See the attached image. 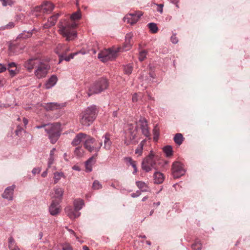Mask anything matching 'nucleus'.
Wrapping results in <instances>:
<instances>
[{"label": "nucleus", "mask_w": 250, "mask_h": 250, "mask_svg": "<svg viewBox=\"0 0 250 250\" xmlns=\"http://www.w3.org/2000/svg\"><path fill=\"white\" fill-rule=\"evenodd\" d=\"M81 17V14L78 11L72 14L70 17L71 21L63 19L59 21L58 24L59 33L65 37L66 41H72L77 38V33L75 28L77 24L74 21L80 19Z\"/></svg>", "instance_id": "f257e3e1"}, {"label": "nucleus", "mask_w": 250, "mask_h": 250, "mask_svg": "<svg viewBox=\"0 0 250 250\" xmlns=\"http://www.w3.org/2000/svg\"><path fill=\"white\" fill-rule=\"evenodd\" d=\"M98 113L95 105L88 106L80 115V122L84 126H88L92 124Z\"/></svg>", "instance_id": "f03ea898"}, {"label": "nucleus", "mask_w": 250, "mask_h": 250, "mask_svg": "<svg viewBox=\"0 0 250 250\" xmlns=\"http://www.w3.org/2000/svg\"><path fill=\"white\" fill-rule=\"evenodd\" d=\"M61 126V125L60 123H55L51 124H48L47 126L45 128V131L48 134V138L53 144L57 141L60 136L62 131Z\"/></svg>", "instance_id": "7ed1b4c3"}, {"label": "nucleus", "mask_w": 250, "mask_h": 250, "mask_svg": "<svg viewBox=\"0 0 250 250\" xmlns=\"http://www.w3.org/2000/svg\"><path fill=\"white\" fill-rule=\"evenodd\" d=\"M108 86L107 80L104 78H101L94 83L89 87L88 95L98 94L106 89Z\"/></svg>", "instance_id": "20e7f679"}, {"label": "nucleus", "mask_w": 250, "mask_h": 250, "mask_svg": "<svg viewBox=\"0 0 250 250\" xmlns=\"http://www.w3.org/2000/svg\"><path fill=\"white\" fill-rule=\"evenodd\" d=\"M120 50V48H118V50H113L112 48L104 49L98 54V58L104 62L112 61L116 58L117 53Z\"/></svg>", "instance_id": "39448f33"}, {"label": "nucleus", "mask_w": 250, "mask_h": 250, "mask_svg": "<svg viewBox=\"0 0 250 250\" xmlns=\"http://www.w3.org/2000/svg\"><path fill=\"white\" fill-rule=\"evenodd\" d=\"M156 160L154 154L151 151L149 154L146 157L142 163V168L146 172L151 171L152 168H155Z\"/></svg>", "instance_id": "423d86ee"}, {"label": "nucleus", "mask_w": 250, "mask_h": 250, "mask_svg": "<svg viewBox=\"0 0 250 250\" xmlns=\"http://www.w3.org/2000/svg\"><path fill=\"white\" fill-rule=\"evenodd\" d=\"M50 65L48 63L40 61L37 65L34 71V74L38 79H42L46 77L50 69Z\"/></svg>", "instance_id": "0eeeda50"}, {"label": "nucleus", "mask_w": 250, "mask_h": 250, "mask_svg": "<svg viewBox=\"0 0 250 250\" xmlns=\"http://www.w3.org/2000/svg\"><path fill=\"white\" fill-rule=\"evenodd\" d=\"M54 9L53 4L50 2H45L41 6L35 8L33 14L38 17L41 15V13L49 14Z\"/></svg>", "instance_id": "6e6552de"}, {"label": "nucleus", "mask_w": 250, "mask_h": 250, "mask_svg": "<svg viewBox=\"0 0 250 250\" xmlns=\"http://www.w3.org/2000/svg\"><path fill=\"white\" fill-rule=\"evenodd\" d=\"M64 47V46L63 44H59L55 50V52L58 55L59 57V63H61V62L63 60H65L67 62L69 61L70 60L72 59L74 56L80 53V52H77L74 53H71L68 56H65V55L63 54V52Z\"/></svg>", "instance_id": "1a4fd4ad"}, {"label": "nucleus", "mask_w": 250, "mask_h": 250, "mask_svg": "<svg viewBox=\"0 0 250 250\" xmlns=\"http://www.w3.org/2000/svg\"><path fill=\"white\" fill-rule=\"evenodd\" d=\"M172 175L174 178H178L185 174L184 165L180 162H174L172 165Z\"/></svg>", "instance_id": "9d476101"}, {"label": "nucleus", "mask_w": 250, "mask_h": 250, "mask_svg": "<svg viewBox=\"0 0 250 250\" xmlns=\"http://www.w3.org/2000/svg\"><path fill=\"white\" fill-rule=\"evenodd\" d=\"M138 124L141 129L142 134L146 138H149L150 136V133L146 120L144 117H141Z\"/></svg>", "instance_id": "9b49d317"}, {"label": "nucleus", "mask_w": 250, "mask_h": 250, "mask_svg": "<svg viewBox=\"0 0 250 250\" xmlns=\"http://www.w3.org/2000/svg\"><path fill=\"white\" fill-rule=\"evenodd\" d=\"M142 15L143 13L141 11L128 14L124 17V21L130 24H133L138 21L139 19Z\"/></svg>", "instance_id": "f8f14e48"}, {"label": "nucleus", "mask_w": 250, "mask_h": 250, "mask_svg": "<svg viewBox=\"0 0 250 250\" xmlns=\"http://www.w3.org/2000/svg\"><path fill=\"white\" fill-rule=\"evenodd\" d=\"M49 211L50 214L53 216L59 214L61 211V206L59 202L53 200L49 208Z\"/></svg>", "instance_id": "ddd939ff"}, {"label": "nucleus", "mask_w": 250, "mask_h": 250, "mask_svg": "<svg viewBox=\"0 0 250 250\" xmlns=\"http://www.w3.org/2000/svg\"><path fill=\"white\" fill-rule=\"evenodd\" d=\"M41 61L37 58H32L24 62V67L30 72H31L34 68L36 67L37 65Z\"/></svg>", "instance_id": "4468645a"}, {"label": "nucleus", "mask_w": 250, "mask_h": 250, "mask_svg": "<svg viewBox=\"0 0 250 250\" xmlns=\"http://www.w3.org/2000/svg\"><path fill=\"white\" fill-rule=\"evenodd\" d=\"M65 212L67 215L71 219H74L79 217L81 213L71 207H67L65 208Z\"/></svg>", "instance_id": "2eb2a0df"}, {"label": "nucleus", "mask_w": 250, "mask_h": 250, "mask_svg": "<svg viewBox=\"0 0 250 250\" xmlns=\"http://www.w3.org/2000/svg\"><path fill=\"white\" fill-rule=\"evenodd\" d=\"M42 106L47 111H53L56 109H59L64 106L63 104H60L57 103H48L44 104Z\"/></svg>", "instance_id": "dca6fc26"}, {"label": "nucleus", "mask_w": 250, "mask_h": 250, "mask_svg": "<svg viewBox=\"0 0 250 250\" xmlns=\"http://www.w3.org/2000/svg\"><path fill=\"white\" fill-rule=\"evenodd\" d=\"M15 186L14 185H12V186H10L7 187L4 190L2 196L3 198L6 199L8 200H13V191Z\"/></svg>", "instance_id": "f3484780"}, {"label": "nucleus", "mask_w": 250, "mask_h": 250, "mask_svg": "<svg viewBox=\"0 0 250 250\" xmlns=\"http://www.w3.org/2000/svg\"><path fill=\"white\" fill-rule=\"evenodd\" d=\"M60 16L59 14H57L55 15H53L50 17L47 21L44 23L43 25V27L44 29H47L50 28V27L54 25L56 23V22Z\"/></svg>", "instance_id": "a211bd4d"}, {"label": "nucleus", "mask_w": 250, "mask_h": 250, "mask_svg": "<svg viewBox=\"0 0 250 250\" xmlns=\"http://www.w3.org/2000/svg\"><path fill=\"white\" fill-rule=\"evenodd\" d=\"M87 135L83 133H79L76 135L75 137L72 140L71 145L73 146H77L80 144L83 139L86 138Z\"/></svg>", "instance_id": "6ab92c4d"}, {"label": "nucleus", "mask_w": 250, "mask_h": 250, "mask_svg": "<svg viewBox=\"0 0 250 250\" xmlns=\"http://www.w3.org/2000/svg\"><path fill=\"white\" fill-rule=\"evenodd\" d=\"M98 156V153H95L93 156L89 158L85 163L86 171L90 172L92 169V165L95 162V159Z\"/></svg>", "instance_id": "aec40b11"}, {"label": "nucleus", "mask_w": 250, "mask_h": 250, "mask_svg": "<svg viewBox=\"0 0 250 250\" xmlns=\"http://www.w3.org/2000/svg\"><path fill=\"white\" fill-rule=\"evenodd\" d=\"M54 191L55 194L53 196L52 198L55 199V201L60 202L63 194V190L61 188H54Z\"/></svg>", "instance_id": "412c9836"}, {"label": "nucleus", "mask_w": 250, "mask_h": 250, "mask_svg": "<svg viewBox=\"0 0 250 250\" xmlns=\"http://www.w3.org/2000/svg\"><path fill=\"white\" fill-rule=\"evenodd\" d=\"M165 179L164 174L160 172L156 171L153 174L154 183L156 184L162 183Z\"/></svg>", "instance_id": "4be33fe9"}, {"label": "nucleus", "mask_w": 250, "mask_h": 250, "mask_svg": "<svg viewBox=\"0 0 250 250\" xmlns=\"http://www.w3.org/2000/svg\"><path fill=\"white\" fill-rule=\"evenodd\" d=\"M58 79L55 75H52L47 80L45 84V86L46 89H49L55 85L57 82Z\"/></svg>", "instance_id": "5701e85b"}, {"label": "nucleus", "mask_w": 250, "mask_h": 250, "mask_svg": "<svg viewBox=\"0 0 250 250\" xmlns=\"http://www.w3.org/2000/svg\"><path fill=\"white\" fill-rule=\"evenodd\" d=\"M91 144H87V143H84V147L88 150L89 152H91L93 151H96L97 153L100 149L101 146H102V143L100 142L99 144V146L97 147H94V146L91 145Z\"/></svg>", "instance_id": "b1692460"}, {"label": "nucleus", "mask_w": 250, "mask_h": 250, "mask_svg": "<svg viewBox=\"0 0 250 250\" xmlns=\"http://www.w3.org/2000/svg\"><path fill=\"white\" fill-rule=\"evenodd\" d=\"M136 185L140 189L141 192H146L149 191V187L147 184L143 181H136Z\"/></svg>", "instance_id": "393cba45"}, {"label": "nucleus", "mask_w": 250, "mask_h": 250, "mask_svg": "<svg viewBox=\"0 0 250 250\" xmlns=\"http://www.w3.org/2000/svg\"><path fill=\"white\" fill-rule=\"evenodd\" d=\"M104 148L106 150H109L111 147L112 142L110 139V135L106 133L104 136Z\"/></svg>", "instance_id": "a878e982"}, {"label": "nucleus", "mask_w": 250, "mask_h": 250, "mask_svg": "<svg viewBox=\"0 0 250 250\" xmlns=\"http://www.w3.org/2000/svg\"><path fill=\"white\" fill-rule=\"evenodd\" d=\"M74 208L78 211L81 210L84 206V202L82 199H77L74 201Z\"/></svg>", "instance_id": "bb28decb"}, {"label": "nucleus", "mask_w": 250, "mask_h": 250, "mask_svg": "<svg viewBox=\"0 0 250 250\" xmlns=\"http://www.w3.org/2000/svg\"><path fill=\"white\" fill-rule=\"evenodd\" d=\"M62 178H65V176L62 172H55L54 173V184H57Z\"/></svg>", "instance_id": "cd10ccee"}, {"label": "nucleus", "mask_w": 250, "mask_h": 250, "mask_svg": "<svg viewBox=\"0 0 250 250\" xmlns=\"http://www.w3.org/2000/svg\"><path fill=\"white\" fill-rule=\"evenodd\" d=\"M55 150H56L55 148H53L50 152L49 158H48V162H47V165H48V168L51 167V165L53 164V163L54 162V160H55L54 152H55Z\"/></svg>", "instance_id": "c85d7f7f"}, {"label": "nucleus", "mask_w": 250, "mask_h": 250, "mask_svg": "<svg viewBox=\"0 0 250 250\" xmlns=\"http://www.w3.org/2000/svg\"><path fill=\"white\" fill-rule=\"evenodd\" d=\"M173 139L176 144L180 145L183 141L184 138L182 134L177 133L175 134Z\"/></svg>", "instance_id": "c756f323"}, {"label": "nucleus", "mask_w": 250, "mask_h": 250, "mask_svg": "<svg viewBox=\"0 0 250 250\" xmlns=\"http://www.w3.org/2000/svg\"><path fill=\"white\" fill-rule=\"evenodd\" d=\"M146 140H143L141 142L135 150V153L138 154L139 156H141L142 154V150L143 149L144 145L146 142Z\"/></svg>", "instance_id": "7c9ffc66"}, {"label": "nucleus", "mask_w": 250, "mask_h": 250, "mask_svg": "<svg viewBox=\"0 0 250 250\" xmlns=\"http://www.w3.org/2000/svg\"><path fill=\"white\" fill-rule=\"evenodd\" d=\"M32 35V33L31 31H24L22 33L20 34L18 37V39H26L31 37Z\"/></svg>", "instance_id": "2f4dec72"}, {"label": "nucleus", "mask_w": 250, "mask_h": 250, "mask_svg": "<svg viewBox=\"0 0 250 250\" xmlns=\"http://www.w3.org/2000/svg\"><path fill=\"white\" fill-rule=\"evenodd\" d=\"M163 151L167 157H170L172 155V148L170 146H167L163 148Z\"/></svg>", "instance_id": "473e14b6"}, {"label": "nucleus", "mask_w": 250, "mask_h": 250, "mask_svg": "<svg viewBox=\"0 0 250 250\" xmlns=\"http://www.w3.org/2000/svg\"><path fill=\"white\" fill-rule=\"evenodd\" d=\"M19 47L15 43H10L9 46V50L11 52H12L13 53H17L19 52Z\"/></svg>", "instance_id": "72a5a7b5"}, {"label": "nucleus", "mask_w": 250, "mask_h": 250, "mask_svg": "<svg viewBox=\"0 0 250 250\" xmlns=\"http://www.w3.org/2000/svg\"><path fill=\"white\" fill-rule=\"evenodd\" d=\"M148 25L150 31L152 33H156L158 31V28L156 23L151 22L149 23Z\"/></svg>", "instance_id": "f704fd0d"}, {"label": "nucleus", "mask_w": 250, "mask_h": 250, "mask_svg": "<svg viewBox=\"0 0 250 250\" xmlns=\"http://www.w3.org/2000/svg\"><path fill=\"white\" fill-rule=\"evenodd\" d=\"M133 69L132 65L131 64H128L124 66V72L126 75H129L132 73Z\"/></svg>", "instance_id": "c9c22d12"}, {"label": "nucleus", "mask_w": 250, "mask_h": 250, "mask_svg": "<svg viewBox=\"0 0 250 250\" xmlns=\"http://www.w3.org/2000/svg\"><path fill=\"white\" fill-rule=\"evenodd\" d=\"M153 139L155 141H157L159 138V129L158 127V126L156 125L154 127L153 130Z\"/></svg>", "instance_id": "e433bc0d"}, {"label": "nucleus", "mask_w": 250, "mask_h": 250, "mask_svg": "<svg viewBox=\"0 0 250 250\" xmlns=\"http://www.w3.org/2000/svg\"><path fill=\"white\" fill-rule=\"evenodd\" d=\"M74 154L79 157L83 156V150L81 147H77L74 150Z\"/></svg>", "instance_id": "4c0bfd02"}, {"label": "nucleus", "mask_w": 250, "mask_h": 250, "mask_svg": "<svg viewBox=\"0 0 250 250\" xmlns=\"http://www.w3.org/2000/svg\"><path fill=\"white\" fill-rule=\"evenodd\" d=\"M102 188V184L98 180H95L92 185V188L94 190H98Z\"/></svg>", "instance_id": "58836bf2"}, {"label": "nucleus", "mask_w": 250, "mask_h": 250, "mask_svg": "<svg viewBox=\"0 0 250 250\" xmlns=\"http://www.w3.org/2000/svg\"><path fill=\"white\" fill-rule=\"evenodd\" d=\"M7 69L8 70L9 74L11 77H14L16 74H17L19 73V70H18L17 68H14V69L7 68Z\"/></svg>", "instance_id": "ea45409f"}, {"label": "nucleus", "mask_w": 250, "mask_h": 250, "mask_svg": "<svg viewBox=\"0 0 250 250\" xmlns=\"http://www.w3.org/2000/svg\"><path fill=\"white\" fill-rule=\"evenodd\" d=\"M192 248L193 250H201L202 249V245L199 241L196 242L192 245Z\"/></svg>", "instance_id": "a19ab883"}, {"label": "nucleus", "mask_w": 250, "mask_h": 250, "mask_svg": "<svg viewBox=\"0 0 250 250\" xmlns=\"http://www.w3.org/2000/svg\"><path fill=\"white\" fill-rule=\"evenodd\" d=\"M147 52L145 50L141 51L139 55V60L140 61H143L146 58Z\"/></svg>", "instance_id": "79ce46f5"}, {"label": "nucleus", "mask_w": 250, "mask_h": 250, "mask_svg": "<svg viewBox=\"0 0 250 250\" xmlns=\"http://www.w3.org/2000/svg\"><path fill=\"white\" fill-rule=\"evenodd\" d=\"M62 250H73V248L70 244L65 243L62 245Z\"/></svg>", "instance_id": "37998d69"}, {"label": "nucleus", "mask_w": 250, "mask_h": 250, "mask_svg": "<svg viewBox=\"0 0 250 250\" xmlns=\"http://www.w3.org/2000/svg\"><path fill=\"white\" fill-rule=\"evenodd\" d=\"M86 140L85 141L84 143H87V144H93L95 142V139L94 138H92L89 136H87L86 137Z\"/></svg>", "instance_id": "c03bdc74"}, {"label": "nucleus", "mask_w": 250, "mask_h": 250, "mask_svg": "<svg viewBox=\"0 0 250 250\" xmlns=\"http://www.w3.org/2000/svg\"><path fill=\"white\" fill-rule=\"evenodd\" d=\"M131 44L130 42H127L125 41V44L124 47L122 48L123 51H127L131 48Z\"/></svg>", "instance_id": "a18cd8bd"}, {"label": "nucleus", "mask_w": 250, "mask_h": 250, "mask_svg": "<svg viewBox=\"0 0 250 250\" xmlns=\"http://www.w3.org/2000/svg\"><path fill=\"white\" fill-rule=\"evenodd\" d=\"M2 2V4L3 6L7 5H11L13 2L12 0H0Z\"/></svg>", "instance_id": "49530a36"}, {"label": "nucleus", "mask_w": 250, "mask_h": 250, "mask_svg": "<svg viewBox=\"0 0 250 250\" xmlns=\"http://www.w3.org/2000/svg\"><path fill=\"white\" fill-rule=\"evenodd\" d=\"M171 42L174 44L177 43L178 42V40L176 36V34H173L170 38Z\"/></svg>", "instance_id": "de8ad7c7"}, {"label": "nucleus", "mask_w": 250, "mask_h": 250, "mask_svg": "<svg viewBox=\"0 0 250 250\" xmlns=\"http://www.w3.org/2000/svg\"><path fill=\"white\" fill-rule=\"evenodd\" d=\"M14 26V23L13 22H10L8 24L2 27L3 29H7L12 28Z\"/></svg>", "instance_id": "09e8293b"}, {"label": "nucleus", "mask_w": 250, "mask_h": 250, "mask_svg": "<svg viewBox=\"0 0 250 250\" xmlns=\"http://www.w3.org/2000/svg\"><path fill=\"white\" fill-rule=\"evenodd\" d=\"M125 161L127 164H129L130 165L135 162V161H133L130 157L125 158Z\"/></svg>", "instance_id": "8fccbe9b"}, {"label": "nucleus", "mask_w": 250, "mask_h": 250, "mask_svg": "<svg viewBox=\"0 0 250 250\" xmlns=\"http://www.w3.org/2000/svg\"><path fill=\"white\" fill-rule=\"evenodd\" d=\"M141 194V191L140 190H137L134 193H132L131 194V196L133 198H136L139 196Z\"/></svg>", "instance_id": "3c124183"}, {"label": "nucleus", "mask_w": 250, "mask_h": 250, "mask_svg": "<svg viewBox=\"0 0 250 250\" xmlns=\"http://www.w3.org/2000/svg\"><path fill=\"white\" fill-rule=\"evenodd\" d=\"M157 6V10L159 12H160L161 13H163V4H156Z\"/></svg>", "instance_id": "603ef678"}, {"label": "nucleus", "mask_w": 250, "mask_h": 250, "mask_svg": "<svg viewBox=\"0 0 250 250\" xmlns=\"http://www.w3.org/2000/svg\"><path fill=\"white\" fill-rule=\"evenodd\" d=\"M6 69V66L3 64L0 63V73L5 71Z\"/></svg>", "instance_id": "864d4df0"}, {"label": "nucleus", "mask_w": 250, "mask_h": 250, "mask_svg": "<svg viewBox=\"0 0 250 250\" xmlns=\"http://www.w3.org/2000/svg\"><path fill=\"white\" fill-rule=\"evenodd\" d=\"M15 241L14 239L12 237H10L8 239V248H9V247H13V245L14 244Z\"/></svg>", "instance_id": "5fc2aeb1"}, {"label": "nucleus", "mask_w": 250, "mask_h": 250, "mask_svg": "<svg viewBox=\"0 0 250 250\" xmlns=\"http://www.w3.org/2000/svg\"><path fill=\"white\" fill-rule=\"evenodd\" d=\"M132 34L131 33H128L125 36V42H130V41L131 39L132 38Z\"/></svg>", "instance_id": "6e6d98bb"}, {"label": "nucleus", "mask_w": 250, "mask_h": 250, "mask_svg": "<svg viewBox=\"0 0 250 250\" xmlns=\"http://www.w3.org/2000/svg\"><path fill=\"white\" fill-rule=\"evenodd\" d=\"M41 171V168L40 167H35L32 170V172L33 174H36V173H39Z\"/></svg>", "instance_id": "4d7b16f0"}, {"label": "nucleus", "mask_w": 250, "mask_h": 250, "mask_svg": "<svg viewBox=\"0 0 250 250\" xmlns=\"http://www.w3.org/2000/svg\"><path fill=\"white\" fill-rule=\"evenodd\" d=\"M8 68H17V64L16 63L14 62H11L8 63Z\"/></svg>", "instance_id": "13d9d810"}, {"label": "nucleus", "mask_w": 250, "mask_h": 250, "mask_svg": "<svg viewBox=\"0 0 250 250\" xmlns=\"http://www.w3.org/2000/svg\"><path fill=\"white\" fill-rule=\"evenodd\" d=\"M131 166L134 169V171L133 172V174L136 173L137 172V167H136V162H135L133 163H132V164H131Z\"/></svg>", "instance_id": "bf43d9fd"}, {"label": "nucleus", "mask_w": 250, "mask_h": 250, "mask_svg": "<svg viewBox=\"0 0 250 250\" xmlns=\"http://www.w3.org/2000/svg\"><path fill=\"white\" fill-rule=\"evenodd\" d=\"M70 50V48L69 47H65L63 48V54L65 55V56H66V53L69 52Z\"/></svg>", "instance_id": "052dcab7"}, {"label": "nucleus", "mask_w": 250, "mask_h": 250, "mask_svg": "<svg viewBox=\"0 0 250 250\" xmlns=\"http://www.w3.org/2000/svg\"><path fill=\"white\" fill-rule=\"evenodd\" d=\"M132 100L133 102H136L138 101L137 94L136 93H135L133 95Z\"/></svg>", "instance_id": "680f3d73"}, {"label": "nucleus", "mask_w": 250, "mask_h": 250, "mask_svg": "<svg viewBox=\"0 0 250 250\" xmlns=\"http://www.w3.org/2000/svg\"><path fill=\"white\" fill-rule=\"evenodd\" d=\"M48 124H42L41 125H37L36 126V128L37 129H40L42 128H46Z\"/></svg>", "instance_id": "e2e57ef3"}, {"label": "nucleus", "mask_w": 250, "mask_h": 250, "mask_svg": "<svg viewBox=\"0 0 250 250\" xmlns=\"http://www.w3.org/2000/svg\"><path fill=\"white\" fill-rule=\"evenodd\" d=\"M10 250H20V248L17 246L14 245L13 247H9Z\"/></svg>", "instance_id": "0e129e2a"}, {"label": "nucleus", "mask_w": 250, "mask_h": 250, "mask_svg": "<svg viewBox=\"0 0 250 250\" xmlns=\"http://www.w3.org/2000/svg\"><path fill=\"white\" fill-rule=\"evenodd\" d=\"M66 228L68 230V231L69 232V233L70 234H73L74 236H75L76 237V238L77 239H78V237L76 236V234H75V232L72 229H69L67 227H66Z\"/></svg>", "instance_id": "69168bd1"}, {"label": "nucleus", "mask_w": 250, "mask_h": 250, "mask_svg": "<svg viewBox=\"0 0 250 250\" xmlns=\"http://www.w3.org/2000/svg\"><path fill=\"white\" fill-rule=\"evenodd\" d=\"M131 136L130 138V141H132V140H133L135 139L136 134H135V133H134L133 132H132V133L131 134Z\"/></svg>", "instance_id": "338daca9"}, {"label": "nucleus", "mask_w": 250, "mask_h": 250, "mask_svg": "<svg viewBox=\"0 0 250 250\" xmlns=\"http://www.w3.org/2000/svg\"><path fill=\"white\" fill-rule=\"evenodd\" d=\"M47 171L46 170L42 173V176L43 177H45L47 176Z\"/></svg>", "instance_id": "774afa93"}]
</instances>
